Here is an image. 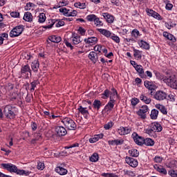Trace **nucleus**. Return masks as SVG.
<instances>
[{"instance_id": "obj_1", "label": "nucleus", "mask_w": 177, "mask_h": 177, "mask_svg": "<svg viewBox=\"0 0 177 177\" xmlns=\"http://www.w3.org/2000/svg\"><path fill=\"white\" fill-rule=\"evenodd\" d=\"M163 82L173 89H177V79L175 75L167 76L162 78Z\"/></svg>"}, {"instance_id": "obj_2", "label": "nucleus", "mask_w": 177, "mask_h": 177, "mask_svg": "<svg viewBox=\"0 0 177 177\" xmlns=\"http://www.w3.org/2000/svg\"><path fill=\"white\" fill-rule=\"evenodd\" d=\"M15 108L10 104H8L3 107V113L6 118L13 120L16 118V114L15 113Z\"/></svg>"}, {"instance_id": "obj_3", "label": "nucleus", "mask_w": 177, "mask_h": 177, "mask_svg": "<svg viewBox=\"0 0 177 177\" xmlns=\"http://www.w3.org/2000/svg\"><path fill=\"white\" fill-rule=\"evenodd\" d=\"M62 122L69 131H75V129H77V124L70 118H64L62 119Z\"/></svg>"}, {"instance_id": "obj_4", "label": "nucleus", "mask_w": 177, "mask_h": 177, "mask_svg": "<svg viewBox=\"0 0 177 177\" xmlns=\"http://www.w3.org/2000/svg\"><path fill=\"white\" fill-rule=\"evenodd\" d=\"M24 30V26L23 25H19L14 28L10 32V37L11 38H15L16 37H19V35H21Z\"/></svg>"}, {"instance_id": "obj_5", "label": "nucleus", "mask_w": 177, "mask_h": 177, "mask_svg": "<svg viewBox=\"0 0 177 177\" xmlns=\"http://www.w3.org/2000/svg\"><path fill=\"white\" fill-rule=\"evenodd\" d=\"M167 96L168 95L167 94V93L162 91H157L153 95V99H156V100L161 102L162 100H165Z\"/></svg>"}, {"instance_id": "obj_6", "label": "nucleus", "mask_w": 177, "mask_h": 177, "mask_svg": "<svg viewBox=\"0 0 177 177\" xmlns=\"http://www.w3.org/2000/svg\"><path fill=\"white\" fill-rule=\"evenodd\" d=\"M1 167H3L4 169L8 171V172H16L17 167L12 163H2Z\"/></svg>"}, {"instance_id": "obj_7", "label": "nucleus", "mask_w": 177, "mask_h": 177, "mask_svg": "<svg viewBox=\"0 0 177 177\" xmlns=\"http://www.w3.org/2000/svg\"><path fill=\"white\" fill-rule=\"evenodd\" d=\"M147 111H149V106H147V105H143L137 112V114L140 117V118L145 120V118H146V113H147Z\"/></svg>"}, {"instance_id": "obj_8", "label": "nucleus", "mask_w": 177, "mask_h": 177, "mask_svg": "<svg viewBox=\"0 0 177 177\" xmlns=\"http://www.w3.org/2000/svg\"><path fill=\"white\" fill-rule=\"evenodd\" d=\"M132 138L138 146H142L145 142V138H143L142 136H139L136 133H133Z\"/></svg>"}, {"instance_id": "obj_9", "label": "nucleus", "mask_w": 177, "mask_h": 177, "mask_svg": "<svg viewBox=\"0 0 177 177\" xmlns=\"http://www.w3.org/2000/svg\"><path fill=\"white\" fill-rule=\"evenodd\" d=\"M131 131H132V129L129 127H120L118 129V133L121 136H122L124 135H128L129 133H131Z\"/></svg>"}, {"instance_id": "obj_10", "label": "nucleus", "mask_w": 177, "mask_h": 177, "mask_svg": "<svg viewBox=\"0 0 177 177\" xmlns=\"http://www.w3.org/2000/svg\"><path fill=\"white\" fill-rule=\"evenodd\" d=\"M115 100L113 99V97H110V100L108 104L105 106L104 110L106 113H110L114 109V104Z\"/></svg>"}, {"instance_id": "obj_11", "label": "nucleus", "mask_w": 177, "mask_h": 177, "mask_svg": "<svg viewBox=\"0 0 177 177\" xmlns=\"http://www.w3.org/2000/svg\"><path fill=\"white\" fill-rule=\"evenodd\" d=\"M125 161L127 164L130 165V167H132V168H136V167H138V165L139 164L136 159L132 158L129 156L126 157Z\"/></svg>"}, {"instance_id": "obj_12", "label": "nucleus", "mask_w": 177, "mask_h": 177, "mask_svg": "<svg viewBox=\"0 0 177 177\" xmlns=\"http://www.w3.org/2000/svg\"><path fill=\"white\" fill-rule=\"evenodd\" d=\"M147 13L148 16H151L154 19H156L157 20H162V18H161V15L158 14L157 12L151 10V9H147Z\"/></svg>"}, {"instance_id": "obj_13", "label": "nucleus", "mask_w": 177, "mask_h": 177, "mask_svg": "<svg viewBox=\"0 0 177 177\" xmlns=\"http://www.w3.org/2000/svg\"><path fill=\"white\" fill-rule=\"evenodd\" d=\"M20 73L21 75H24V74H27V75H30L31 77V68L28 64L22 66L21 68Z\"/></svg>"}, {"instance_id": "obj_14", "label": "nucleus", "mask_w": 177, "mask_h": 177, "mask_svg": "<svg viewBox=\"0 0 177 177\" xmlns=\"http://www.w3.org/2000/svg\"><path fill=\"white\" fill-rule=\"evenodd\" d=\"M55 132H57L58 136H66L67 135V130L62 126H57L55 128Z\"/></svg>"}, {"instance_id": "obj_15", "label": "nucleus", "mask_w": 177, "mask_h": 177, "mask_svg": "<svg viewBox=\"0 0 177 177\" xmlns=\"http://www.w3.org/2000/svg\"><path fill=\"white\" fill-rule=\"evenodd\" d=\"M150 125L152 129H153V131H155V133L161 132V131H162V126L157 122H153Z\"/></svg>"}, {"instance_id": "obj_16", "label": "nucleus", "mask_w": 177, "mask_h": 177, "mask_svg": "<svg viewBox=\"0 0 177 177\" xmlns=\"http://www.w3.org/2000/svg\"><path fill=\"white\" fill-rule=\"evenodd\" d=\"M135 70H136L141 78H146V75H145V70L143 69V66H142V65H137L135 66Z\"/></svg>"}, {"instance_id": "obj_17", "label": "nucleus", "mask_w": 177, "mask_h": 177, "mask_svg": "<svg viewBox=\"0 0 177 177\" xmlns=\"http://www.w3.org/2000/svg\"><path fill=\"white\" fill-rule=\"evenodd\" d=\"M103 17L106 20L107 23L111 24L114 21V17L108 12H103L102 13Z\"/></svg>"}, {"instance_id": "obj_18", "label": "nucleus", "mask_w": 177, "mask_h": 177, "mask_svg": "<svg viewBox=\"0 0 177 177\" xmlns=\"http://www.w3.org/2000/svg\"><path fill=\"white\" fill-rule=\"evenodd\" d=\"M84 42H86V44H88L89 45H95V44H97V37H92L84 39Z\"/></svg>"}, {"instance_id": "obj_19", "label": "nucleus", "mask_w": 177, "mask_h": 177, "mask_svg": "<svg viewBox=\"0 0 177 177\" xmlns=\"http://www.w3.org/2000/svg\"><path fill=\"white\" fill-rule=\"evenodd\" d=\"M153 168L160 174H162V175H167V169H165V168H164L162 166L155 165H153Z\"/></svg>"}, {"instance_id": "obj_20", "label": "nucleus", "mask_w": 177, "mask_h": 177, "mask_svg": "<svg viewBox=\"0 0 177 177\" xmlns=\"http://www.w3.org/2000/svg\"><path fill=\"white\" fill-rule=\"evenodd\" d=\"M144 85L147 89H149V91H155L156 89V84H153L151 82L147 80L144 82Z\"/></svg>"}, {"instance_id": "obj_21", "label": "nucleus", "mask_w": 177, "mask_h": 177, "mask_svg": "<svg viewBox=\"0 0 177 177\" xmlns=\"http://www.w3.org/2000/svg\"><path fill=\"white\" fill-rule=\"evenodd\" d=\"M103 133L95 135L93 137L89 139L90 143H96L100 139H103Z\"/></svg>"}, {"instance_id": "obj_22", "label": "nucleus", "mask_w": 177, "mask_h": 177, "mask_svg": "<svg viewBox=\"0 0 177 177\" xmlns=\"http://www.w3.org/2000/svg\"><path fill=\"white\" fill-rule=\"evenodd\" d=\"M108 143L110 146H114V145H115L116 146H119L120 145H124V140L120 139L109 140Z\"/></svg>"}, {"instance_id": "obj_23", "label": "nucleus", "mask_w": 177, "mask_h": 177, "mask_svg": "<svg viewBox=\"0 0 177 177\" xmlns=\"http://www.w3.org/2000/svg\"><path fill=\"white\" fill-rule=\"evenodd\" d=\"M78 111L84 116L85 118H88V115H89V112L86 110V107H83L82 106H80L77 109Z\"/></svg>"}, {"instance_id": "obj_24", "label": "nucleus", "mask_w": 177, "mask_h": 177, "mask_svg": "<svg viewBox=\"0 0 177 177\" xmlns=\"http://www.w3.org/2000/svg\"><path fill=\"white\" fill-rule=\"evenodd\" d=\"M88 58L90 60H91V62H93V63L95 64L96 62H97V54L95 51H91L88 55Z\"/></svg>"}, {"instance_id": "obj_25", "label": "nucleus", "mask_w": 177, "mask_h": 177, "mask_svg": "<svg viewBox=\"0 0 177 177\" xmlns=\"http://www.w3.org/2000/svg\"><path fill=\"white\" fill-rule=\"evenodd\" d=\"M163 37L169 39V41H171L172 42H176V39L172 34L168 33L167 32H163L162 33Z\"/></svg>"}, {"instance_id": "obj_26", "label": "nucleus", "mask_w": 177, "mask_h": 177, "mask_svg": "<svg viewBox=\"0 0 177 177\" xmlns=\"http://www.w3.org/2000/svg\"><path fill=\"white\" fill-rule=\"evenodd\" d=\"M49 41L54 42V44H59L62 41V37L57 35H52L48 37Z\"/></svg>"}, {"instance_id": "obj_27", "label": "nucleus", "mask_w": 177, "mask_h": 177, "mask_svg": "<svg viewBox=\"0 0 177 177\" xmlns=\"http://www.w3.org/2000/svg\"><path fill=\"white\" fill-rule=\"evenodd\" d=\"M31 68L34 73H38V68H39V62L37 60H35L31 64Z\"/></svg>"}, {"instance_id": "obj_28", "label": "nucleus", "mask_w": 177, "mask_h": 177, "mask_svg": "<svg viewBox=\"0 0 177 177\" xmlns=\"http://www.w3.org/2000/svg\"><path fill=\"white\" fill-rule=\"evenodd\" d=\"M55 172H57V174H59V175H67V172L68 171H67V169L62 167H57L55 168Z\"/></svg>"}, {"instance_id": "obj_29", "label": "nucleus", "mask_w": 177, "mask_h": 177, "mask_svg": "<svg viewBox=\"0 0 177 177\" xmlns=\"http://www.w3.org/2000/svg\"><path fill=\"white\" fill-rule=\"evenodd\" d=\"M23 19L25 20V21L31 23V21H32V14L30 12H25Z\"/></svg>"}, {"instance_id": "obj_30", "label": "nucleus", "mask_w": 177, "mask_h": 177, "mask_svg": "<svg viewBox=\"0 0 177 177\" xmlns=\"http://www.w3.org/2000/svg\"><path fill=\"white\" fill-rule=\"evenodd\" d=\"M97 30L100 34H102V35H104V37H106V38L111 37V32H110V30L102 28H99Z\"/></svg>"}, {"instance_id": "obj_31", "label": "nucleus", "mask_w": 177, "mask_h": 177, "mask_svg": "<svg viewBox=\"0 0 177 177\" xmlns=\"http://www.w3.org/2000/svg\"><path fill=\"white\" fill-rule=\"evenodd\" d=\"M140 100H141L142 102H144V103H145V104H150V103H151V99L147 97L144 94L140 95Z\"/></svg>"}, {"instance_id": "obj_32", "label": "nucleus", "mask_w": 177, "mask_h": 177, "mask_svg": "<svg viewBox=\"0 0 177 177\" xmlns=\"http://www.w3.org/2000/svg\"><path fill=\"white\" fill-rule=\"evenodd\" d=\"M138 45L140 46L142 49H150V45L147 44V42L140 40L138 41Z\"/></svg>"}, {"instance_id": "obj_33", "label": "nucleus", "mask_w": 177, "mask_h": 177, "mask_svg": "<svg viewBox=\"0 0 177 177\" xmlns=\"http://www.w3.org/2000/svg\"><path fill=\"white\" fill-rule=\"evenodd\" d=\"M133 52L134 57H136L137 60H140L142 59V51L134 48Z\"/></svg>"}, {"instance_id": "obj_34", "label": "nucleus", "mask_w": 177, "mask_h": 177, "mask_svg": "<svg viewBox=\"0 0 177 177\" xmlns=\"http://www.w3.org/2000/svg\"><path fill=\"white\" fill-rule=\"evenodd\" d=\"M150 117L151 120H157V118L158 117V110L152 109L151 111Z\"/></svg>"}, {"instance_id": "obj_35", "label": "nucleus", "mask_w": 177, "mask_h": 177, "mask_svg": "<svg viewBox=\"0 0 177 177\" xmlns=\"http://www.w3.org/2000/svg\"><path fill=\"white\" fill-rule=\"evenodd\" d=\"M93 106L97 110H100V107H102V102L99 100H95L93 103Z\"/></svg>"}, {"instance_id": "obj_36", "label": "nucleus", "mask_w": 177, "mask_h": 177, "mask_svg": "<svg viewBox=\"0 0 177 177\" xmlns=\"http://www.w3.org/2000/svg\"><path fill=\"white\" fill-rule=\"evenodd\" d=\"M154 140L151 138L144 139L143 145H145V146H154Z\"/></svg>"}, {"instance_id": "obj_37", "label": "nucleus", "mask_w": 177, "mask_h": 177, "mask_svg": "<svg viewBox=\"0 0 177 177\" xmlns=\"http://www.w3.org/2000/svg\"><path fill=\"white\" fill-rule=\"evenodd\" d=\"M145 133H147V135H149V136H154V133H156V132L154 131V129L151 124L149 128L145 129Z\"/></svg>"}, {"instance_id": "obj_38", "label": "nucleus", "mask_w": 177, "mask_h": 177, "mask_svg": "<svg viewBox=\"0 0 177 177\" xmlns=\"http://www.w3.org/2000/svg\"><path fill=\"white\" fill-rule=\"evenodd\" d=\"M15 174H17V175H26V176H28V175H30V174H31V172L28 171H24V170H19L17 169V170L16 171H15Z\"/></svg>"}, {"instance_id": "obj_39", "label": "nucleus", "mask_w": 177, "mask_h": 177, "mask_svg": "<svg viewBox=\"0 0 177 177\" xmlns=\"http://www.w3.org/2000/svg\"><path fill=\"white\" fill-rule=\"evenodd\" d=\"M129 154H130L131 157H139V151L133 149L129 151Z\"/></svg>"}, {"instance_id": "obj_40", "label": "nucleus", "mask_w": 177, "mask_h": 177, "mask_svg": "<svg viewBox=\"0 0 177 177\" xmlns=\"http://www.w3.org/2000/svg\"><path fill=\"white\" fill-rule=\"evenodd\" d=\"M91 162H97L99 161V154L94 153L90 158Z\"/></svg>"}, {"instance_id": "obj_41", "label": "nucleus", "mask_w": 177, "mask_h": 177, "mask_svg": "<svg viewBox=\"0 0 177 177\" xmlns=\"http://www.w3.org/2000/svg\"><path fill=\"white\" fill-rule=\"evenodd\" d=\"M46 20V15H45V13L41 12L39 15V23H45V21Z\"/></svg>"}, {"instance_id": "obj_42", "label": "nucleus", "mask_w": 177, "mask_h": 177, "mask_svg": "<svg viewBox=\"0 0 177 177\" xmlns=\"http://www.w3.org/2000/svg\"><path fill=\"white\" fill-rule=\"evenodd\" d=\"M75 8H79V9H85L86 8V4L85 3H75L74 4Z\"/></svg>"}, {"instance_id": "obj_43", "label": "nucleus", "mask_w": 177, "mask_h": 177, "mask_svg": "<svg viewBox=\"0 0 177 177\" xmlns=\"http://www.w3.org/2000/svg\"><path fill=\"white\" fill-rule=\"evenodd\" d=\"M37 85H38V80H34L30 83V92H34L35 91V88H37Z\"/></svg>"}, {"instance_id": "obj_44", "label": "nucleus", "mask_w": 177, "mask_h": 177, "mask_svg": "<svg viewBox=\"0 0 177 177\" xmlns=\"http://www.w3.org/2000/svg\"><path fill=\"white\" fill-rule=\"evenodd\" d=\"M69 11H70V10L67 9L66 8H59L60 13H62V15H64V16H66V17H68V16Z\"/></svg>"}, {"instance_id": "obj_45", "label": "nucleus", "mask_w": 177, "mask_h": 177, "mask_svg": "<svg viewBox=\"0 0 177 177\" xmlns=\"http://www.w3.org/2000/svg\"><path fill=\"white\" fill-rule=\"evenodd\" d=\"M77 15H78V12H77V10H69L68 17H75Z\"/></svg>"}, {"instance_id": "obj_46", "label": "nucleus", "mask_w": 177, "mask_h": 177, "mask_svg": "<svg viewBox=\"0 0 177 177\" xmlns=\"http://www.w3.org/2000/svg\"><path fill=\"white\" fill-rule=\"evenodd\" d=\"M73 42L74 45H78V44H80V42H82L81 37H80V36L74 37L73 38Z\"/></svg>"}, {"instance_id": "obj_47", "label": "nucleus", "mask_w": 177, "mask_h": 177, "mask_svg": "<svg viewBox=\"0 0 177 177\" xmlns=\"http://www.w3.org/2000/svg\"><path fill=\"white\" fill-rule=\"evenodd\" d=\"M112 92L111 91V97H113V99H115V97H118V93L117 92V90L115 88L111 89Z\"/></svg>"}, {"instance_id": "obj_48", "label": "nucleus", "mask_w": 177, "mask_h": 177, "mask_svg": "<svg viewBox=\"0 0 177 177\" xmlns=\"http://www.w3.org/2000/svg\"><path fill=\"white\" fill-rule=\"evenodd\" d=\"M165 26L166 28H168V30H171V28H173V27H175V26H176V24H172L171 21L165 22Z\"/></svg>"}, {"instance_id": "obj_49", "label": "nucleus", "mask_w": 177, "mask_h": 177, "mask_svg": "<svg viewBox=\"0 0 177 177\" xmlns=\"http://www.w3.org/2000/svg\"><path fill=\"white\" fill-rule=\"evenodd\" d=\"M140 35V33L139 32V30L138 29H134L131 32V36L134 37V38H138Z\"/></svg>"}, {"instance_id": "obj_50", "label": "nucleus", "mask_w": 177, "mask_h": 177, "mask_svg": "<svg viewBox=\"0 0 177 177\" xmlns=\"http://www.w3.org/2000/svg\"><path fill=\"white\" fill-rule=\"evenodd\" d=\"M94 22L96 27H102L103 26V22H102L100 19L97 17L95 18V20H94Z\"/></svg>"}, {"instance_id": "obj_51", "label": "nucleus", "mask_w": 177, "mask_h": 177, "mask_svg": "<svg viewBox=\"0 0 177 177\" xmlns=\"http://www.w3.org/2000/svg\"><path fill=\"white\" fill-rule=\"evenodd\" d=\"M48 23H49V25L44 26H43V28H52V27H53V26L55 25V20L50 19Z\"/></svg>"}, {"instance_id": "obj_52", "label": "nucleus", "mask_w": 177, "mask_h": 177, "mask_svg": "<svg viewBox=\"0 0 177 177\" xmlns=\"http://www.w3.org/2000/svg\"><path fill=\"white\" fill-rule=\"evenodd\" d=\"M102 176H104V177H118V176H117L114 173H103L102 174Z\"/></svg>"}, {"instance_id": "obj_53", "label": "nucleus", "mask_w": 177, "mask_h": 177, "mask_svg": "<svg viewBox=\"0 0 177 177\" xmlns=\"http://www.w3.org/2000/svg\"><path fill=\"white\" fill-rule=\"evenodd\" d=\"M124 175H128L129 176H136V174H135V172L131 171V170H124Z\"/></svg>"}, {"instance_id": "obj_54", "label": "nucleus", "mask_w": 177, "mask_h": 177, "mask_svg": "<svg viewBox=\"0 0 177 177\" xmlns=\"http://www.w3.org/2000/svg\"><path fill=\"white\" fill-rule=\"evenodd\" d=\"M86 19L88 21H95V20L96 19V15H89L86 17Z\"/></svg>"}, {"instance_id": "obj_55", "label": "nucleus", "mask_w": 177, "mask_h": 177, "mask_svg": "<svg viewBox=\"0 0 177 177\" xmlns=\"http://www.w3.org/2000/svg\"><path fill=\"white\" fill-rule=\"evenodd\" d=\"M35 6V4L32 3H27L26 6H25V10H31V8Z\"/></svg>"}, {"instance_id": "obj_56", "label": "nucleus", "mask_w": 177, "mask_h": 177, "mask_svg": "<svg viewBox=\"0 0 177 177\" xmlns=\"http://www.w3.org/2000/svg\"><path fill=\"white\" fill-rule=\"evenodd\" d=\"M10 16H11V17H14V18H19V17H20V12L13 11V12H10Z\"/></svg>"}, {"instance_id": "obj_57", "label": "nucleus", "mask_w": 177, "mask_h": 177, "mask_svg": "<svg viewBox=\"0 0 177 177\" xmlns=\"http://www.w3.org/2000/svg\"><path fill=\"white\" fill-rule=\"evenodd\" d=\"M44 168H45V164L44 162H39L37 163V169L42 171L44 170Z\"/></svg>"}, {"instance_id": "obj_58", "label": "nucleus", "mask_w": 177, "mask_h": 177, "mask_svg": "<svg viewBox=\"0 0 177 177\" xmlns=\"http://www.w3.org/2000/svg\"><path fill=\"white\" fill-rule=\"evenodd\" d=\"M131 103L132 106H136V104H138V103H139V99H138L136 97H133L131 100Z\"/></svg>"}, {"instance_id": "obj_59", "label": "nucleus", "mask_w": 177, "mask_h": 177, "mask_svg": "<svg viewBox=\"0 0 177 177\" xmlns=\"http://www.w3.org/2000/svg\"><path fill=\"white\" fill-rule=\"evenodd\" d=\"M104 128L106 130L110 129V128H113V123L112 122H109L107 124L104 125Z\"/></svg>"}, {"instance_id": "obj_60", "label": "nucleus", "mask_w": 177, "mask_h": 177, "mask_svg": "<svg viewBox=\"0 0 177 177\" xmlns=\"http://www.w3.org/2000/svg\"><path fill=\"white\" fill-rule=\"evenodd\" d=\"M77 31L80 34V35H85V32H86V30L82 27H79Z\"/></svg>"}, {"instance_id": "obj_61", "label": "nucleus", "mask_w": 177, "mask_h": 177, "mask_svg": "<svg viewBox=\"0 0 177 177\" xmlns=\"http://www.w3.org/2000/svg\"><path fill=\"white\" fill-rule=\"evenodd\" d=\"M155 162L160 163L162 162V158L158 156H155L153 158Z\"/></svg>"}, {"instance_id": "obj_62", "label": "nucleus", "mask_w": 177, "mask_h": 177, "mask_svg": "<svg viewBox=\"0 0 177 177\" xmlns=\"http://www.w3.org/2000/svg\"><path fill=\"white\" fill-rule=\"evenodd\" d=\"M94 50H95V52H99V53H100V52H102V46H100V45H97V46H95L94 47Z\"/></svg>"}, {"instance_id": "obj_63", "label": "nucleus", "mask_w": 177, "mask_h": 177, "mask_svg": "<svg viewBox=\"0 0 177 177\" xmlns=\"http://www.w3.org/2000/svg\"><path fill=\"white\" fill-rule=\"evenodd\" d=\"M168 174L171 177H176V170H170L168 171Z\"/></svg>"}, {"instance_id": "obj_64", "label": "nucleus", "mask_w": 177, "mask_h": 177, "mask_svg": "<svg viewBox=\"0 0 177 177\" xmlns=\"http://www.w3.org/2000/svg\"><path fill=\"white\" fill-rule=\"evenodd\" d=\"M111 95V91L106 89L104 93H102L103 96H105V97H109Z\"/></svg>"}]
</instances>
